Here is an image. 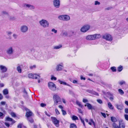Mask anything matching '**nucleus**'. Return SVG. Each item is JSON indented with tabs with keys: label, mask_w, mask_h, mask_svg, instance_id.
<instances>
[{
	"label": "nucleus",
	"mask_w": 128,
	"mask_h": 128,
	"mask_svg": "<svg viewBox=\"0 0 128 128\" xmlns=\"http://www.w3.org/2000/svg\"><path fill=\"white\" fill-rule=\"evenodd\" d=\"M39 23L40 25L44 28H48L49 26V22L46 20L42 19L39 21Z\"/></svg>",
	"instance_id": "1"
},
{
	"label": "nucleus",
	"mask_w": 128,
	"mask_h": 128,
	"mask_svg": "<svg viewBox=\"0 0 128 128\" xmlns=\"http://www.w3.org/2000/svg\"><path fill=\"white\" fill-rule=\"evenodd\" d=\"M58 19L60 20L68 21L70 20V16L67 15H61L58 16Z\"/></svg>",
	"instance_id": "2"
},
{
	"label": "nucleus",
	"mask_w": 128,
	"mask_h": 128,
	"mask_svg": "<svg viewBox=\"0 0 128 128\" xmlns=\"http://www.w3.org/2000/svg\"><path fill=\"white\" fill-rule=\"evenodd\" d=\"M53 99L54 102V106H56L58 104H60L58 102H60V99L58 95L56 94L54 95L53 96Z\"/></svg>",
	"instance_id": "3"
},
{
	"label": "nucleus",
	"mask_w": 128,
	"mask_h": 128,
	"mask_svg": "<svg viewBox=\"0 0 128 128\" xmlns=\"http://www.w3.org/2000/svg\"><path fill=\"white\" fill-rule=\"evenodd\" d=\"M51 118L54 124L56 127H58L59 126V120H58L56 118L54 117H52Z\"/></svg>",
	"instance_id": "4"
},
{
	"label": "nucleus",
	"mask_w": 128,
	"mask_h": 128,
	"mask_svg": "<svg viewBox=\"0 0 128 128\" xmlns=\"http://www.w3.org/2000/svg\"><path fill=\"white\" fill-rule=\"evenodd\" d=\"M48 86L49 88L51 90L54 91L56 90V86L53 82H50L48 83Z\"/></svg>",
	"instance_id": "5"
},
{
	"label": "nucleus",
	"mask_w": 128,
	"mask_h": 128,
	"mask_svg": "<svg viewBox=\"0 0 128 128\" xmlns=\"http://www.w3.org/2000/svg\"><path fill=\"white\" fill-rule=\"evenodd\" d=\"M90 26L89 25L86 24L83 26L80 29V30L82 32H86L90 28Z\"/></svg>",
	"instance_id": "6"
},
{
	"label": "nucleus",
	"mask_w": 128,
	"mask_h": 128,
	"mask_svg": "<svg viewBox=\"0 0 128 128\" xmlns=\"http://www.w3.org/2000/svg\"><path fill=\"white\" fill-rule=\"evenodd\" d=\"M53 2V5L55 8H60V0H54Z\"/></svg>",
	"instance_id": "7"
},
{
	"label": "nucleus",
	"mask_w": 128,
	"mask_h": 128,
	"mask_svg": "<svg viewBox=\"0 0 128 128\" xmlns=\"http://www.w3.org/2000/svg\"><path fill=\"white\" fill-rule=\"evenodd\" d=\"M28 77L32 79H39L40 76L38 75H36L35 74H28Z\"/></svg>",
	"instance_id": "8"
},
{
	"label": "nucleus",
	"mask_w": 128,
	"mask_h": 128,
	"mask_svg": "<svg viewBox=\"0 0 128 128\" xmlns=\"http://www.w3.org/2000/svg\"><path fill=\"white\" fill-rule=\"evenodd\" d=\"M23 6L25 8H27L31 10H33L35 8L34 6L30 4H23Z\"/></svg>",
	"instance_id": "9"
},
{
	"label": "nucleus",
	"mask_w": 128,
	"mask_h": 128,
	"mask_svg": "<svg viewBox=\"0 0 128 128\" xmlns=\"http://www.w3.org/2000/svg\"><path fill=\"white\" fill-rule=\"evenodd\" d=\"M28 30V27L26 25H22L20 27V30L22 32H26Z\"/></svg>",
	"instance_id": "10"
},
{
	"label": "nucleus",
	"mask_w": 128,
	"mask_h": 128,
	"mask_svg": "<svg viewBox=\"0 0 128 128\" xmlns=\"http://www.w3.org/2000/svg\"><path fill=\"white\" fill-rule=\"evenodd\" d=\"M102 38L109 41H111L112 40V36L110 34H105L103 36Z\"/></svg>",
	"instance_id": "11"
},
{
	"label": "nucleus",
	"mask_w": 128,
	"mask_h": 128,
	"mask_svg": "<svg viewBox=\"0 0 128 128\" xmlns=\"http://www.w3.org/2000/svg\"><path fill=\"white\" fill-rule=\"evenodd\" d=\"M91 40L98 39L101 37L100 34H96L93 35H90Z\"/></svg>",
	"instance_id": "12"
},
{
	"label": "nucleus",
	"mask_w": 128,
	"mask_h": 128,
	"mask_svg": "<svg viewBox=\"0 0 128 128\" xmlns=\"http://www.w3.org/2000/svg\"><path fill=\"white\" fill-rule=\"evenodd\" d=\"M26 110L27 111L26 115V116L27 118L31 117V116H33L34 114L32 112L28 109L26 108Z\"/></svg>",
	"instance_id": "13"
},
{
	"label": "nucleus",
	"mask_w": 128,
	"mask_h": 128,
	"mask_svg": "<svg viewBox=\"0 0 128 128\" xmlns=\"http://www.w3.org/2000/svg\"><path fill=\"white\" fill-rule=\"evenodd\" d=\"M14 50L12 47H10L6 50V53L9 55H11L13 54Z\"/></svg>",
	"instance_id": "14"
},
{
	"label": "nucleus",
	"mask_w": 128,
	"mask_h": 128,
	"mask_svg": "<svg viewBox=\"0 0 128 128\" xmlns=\"http://www.w3.org/2000/svg\"><path fill=\"white\" fill-rule=\"evenodd\" d=\"M7 68L5 66L2 65L0 66V70L1 73L6 72L7 71Z\"/></svg>",
	"instance_id": "15"
},
{
	"label": "nucleus",
	"mask_w": 128,
	"mask_h": 128,
	"mask_svg": "<svg viewBox=\"0 0 128 128\" xmlns=\"http://www.w3.org/2000/svg\"><path fill=\"white\" fill-rule=\"evenodd\" d=\"M122 120L120 121L119 123V126L120 127V128H124L125 127V124L123 123Z\"/></svg>",
	"instance_id": "16"
},
{
	"label": "nucleus",
	"mask_w": 128,
	"mask_h": 128,
	"mask_svg": "<svg viewBox=\"0 0 128 128\" xmlns=\"http://www.w3.org/2000/svg\"><path fill=\"white\" fill-rule=\"evenodd\" d=\"M58 81L59 82V83H60L61 84H62L64 85L70 87H71V86L70 84L66 83V82H64L62 81L59 80H58Z\"/></svg>",
	"instance_id": "17"
},
{
	"label": "nucleus",
	"mask_w": 128,
	"mask_h": 128,
	"mask_svg": "<svg viewBox=\"0 0 128 128\" xmlns=\"http://www.w3.org/2000/svg\"><path fill=\"white\" fill-rule=\"evenodd\" d=\"M63 68V66L60 65H58L56 66V70L57 71L61 70Z\"/></svg>",
	"instance_id": "18"
},
{
	"label": "nucleus",
	"mask_w": 128,
	"mask_h": 128,
	"mask_svg": "<svg viewBox=\"0 0 128 128\" xmlns=\"http://www.w3.org/2000/svg\"><path fill=\"white\" fill-rule=\"evenodd\" d=\"M87 106L89 110H91L94 109L92 106L89 103H87L86 104H85V106Z\"/></svg>",
	"instance_id": "19"
},
{
	"label": "nucleus",
	"mask_w": 128,
	"mask_h": 128,
	"mask_svg": "<svg viewBox=\"0 0 128 128\" xmlns=\"http://www.w3.org/2000/svg\"><path fill=\"white\" fill-rule=\"evenodd\" d=\"M27 120L31 124L33 123L34 122L33 119L31 117H28L27 118Z\"/></svg>",
	"instance_id": "20"
},
{
	"label": "nucleus",
	"mask_w": 128,
	"mask_h": 128,
	"mask_svg": "<svg viewBox=\"0 0 128 128\" xmlns=\"http://www.w3.org/2000/svg\"><path fill=\"white\" fill-rule=\"evenodd\" d=\"M6 120L8 121L12 122L13 123H14L15 122L14 120L9 117H8L6 118Z\"/></svg>",
	"instance_id": "21"
},
{
	"label": "nucleus",
	"mask_w": 128,
	"mask_h": 128,
	"mask_svg": "<svg viewBox=\"0 0 128 128\" xmlns=\"http://www.w3.org/2000/svg\"><path fill=\"white\" fill-rule=\"evenodd\" d=\"M8 19L10 20H14L16 19V18L13 16H10L9 15L8 16Z\"/></svg>",
	"instance_id": "22"
},
{
	"label": "nucleus",
	"mask_w": 128,
	"mask_h": 128,
	"mask_svg": "<svg viewBox=\"0 0 128 128\" xmlns=\"http://www.w3.org/2000/svg\"><path fill=\"white\" fill-rule=\"evenodd\" d=\"M62 34L63 36H68V33L66 31H63L62 32Z\"/></svg>",
	"instance_id": "23"
},
{
	"label": "nucleus",
	"mask_w": 128,
	"mask_h": 128,
	"mask_svg": "<svg viewBox=\"0 0 128 128\" xmlns=\"http://www.w3.org/2000/svg\"><path fill=\"white\" fill-rule=\"evenodd\" d=\"M1 14L2 15H6L7 16H9V14L8 12L4 10L1 12Z\"/></svg>",
	"instance_id": "24"
},
{
	"label": "nucleus",
	"mask_w": 128,
	"mask_h": 128,
	"mask_svg": "<svg viewBox=\"0 0 128 128\" xmlns=\"http://www.w3.org/2000/svg\"><path fill=\"white\" fill-rule=\"evenodd\" d=\"M117 108L120 110H122L123 108V106L122 105L117 104L116 105Z\"/></svg>",
	"instance_id": "25"
},
{
	"label": "nucleus",
	"mask_w": 128,
	"mask_h": 128,
	"mask_svg": "<svg viewBox=\"0 0 128 128\" xmlns=\"http://www.w3.org/2000/svg\"><path fill=\"white\" fill-rule=\"evenodd\" d=\"M17 70L18 72L20 73H21L22 72V69L21 68V67L20 66L18 65V66L17 68Z\"/></svg>",
	"instance_id": "26"
},
{
	"label": "nucleus",
	"mask_w": 128,
	"mask_h": 128,
	"mask_svg": "<svg viewBox=\"0 0 128 128\" xmlns=\"http://www.w3.org/2000/svg\"><path fill=\"white\" fill-rule=\"evenodd\" d=\"M108 107L110 109L113 110L114 109L113 106L110 102H109L108 103Z\"/></svg>",
	"instance_id": "27"
},
{
	"label": "nucleus",
	"mask_w": 128,
	"mask_h": 128,
	"mask_svg": "<svg viewBox=\"0 0 128 128\" xmlns=\"http://www.w3.org/2000/svg\"><path fill=\"white\" fill-rule=\"evenodd\" d=\"M110 120L112 122H116L117 120L116 118L115 117L113 116L111 117Z\"/></svg>",
	"instance_id": "28"
},
{
	"label": "nucleus",
	"mask_w": 128,
	"mask_h": 128,
	"mask_svg": "<svg viewBox=\"0 0 128 128\" xmlns=\"http://www.w3.org/2000/svg\"><path fill=\"white\" fill-rule=\"evenodd\" d=\"M77 126L74 123L71 124L70 126V128H76Z\"/></svg>",
	"instance_id": "29"
},
{
	"label": "nucleus",
	"mask_w": 128,
	"mask_h": 128,
	"mask_svg": "<svg viewBox=\"0 0 128 128\" xmlns=\"http://www.w3.org/2000/svg\"><path fill=\"white\" fill-rule=\"evenodd\" d=\"M3 92L4 95H6L8 94V90L6 89L3 90Z\"/></svg>",
	"instance_id": "30"
},
{
	"label": "nucleus",
	"mask_w": 128,
	"mask_h": 128,
	"mask_svg": "<svg viewBox=\"0 0 128 128\" xmlns=\"http://www.w3.org/2000/svg\"><path fill=\"white\" fill-rule=\"evenodd\" d=\"M72 119L74 120H78V118L76 116L74 115L72 116Z\"/></svg>",
	"instance_id": "31"
},
{
	"label": "nucleus",
	"mask_w": 128,
	"mask_h": 128,
	"mask_svg": "<svg viewBox=\"0 0 128 128\" xmlns=\"http://www.w3.org/2000/svg\"><path fill=\"white\" fill-rule=\"evenodd\" d=\"M76 104L80 107L82 108L83 107V106L82 105L80 102L78 101H76Z\"/></svg>",
	"instance_id": "32"
},
{
	"label": "nucleus",
	"mask_w": 128,
	"mask_h": 128,
	"mask_svg": "<svg viewBox=\"0 0 128 128\" xmlns=\"http://www.w3.org/2000/svg\"><path fill=\"white\" fill-rule=\"evenodd\" d=\"M112 126L114 128H120V127L114 122L113 123Z\"/></svg>",
	"instance_id": "33"
},
{
	"label": "nucleus",
	"mask_w": 128,
	"mask_h": 128,
	"mask_svg": "<svg viewBox=\"0 0 128 128\" xmlns=\"http://www.w3.org/2000/svg\"><path fill=\"white\" fill-rule=\"evenodd\" d=\"M123 69V67L121 66H120L117 68V70L119 72H121Z\"/></svg>",
	"instance_id": "34"
},
{
	"label": "nucleus",
	"mask_w": 128,
	"mask_h": 128,
	"mask_svg": "<svg viewBox=\"0 0 128 128\" xmlns=\"http://www.w3.org/2000/svg\"><path fill=\"white\" fill-rule=\"evenodd\" d=\"M118 92L121 95H123L124 94V92L122 90L119 89L118 90Z\"/></svg>",
	"instance_id": "35"
},
{
	"label": "nucleus",
	"mask_w": 128,
	"mask_h": 128,
	"mask_svg": "<svg viewBox=\"0 0 128 128\" xmlns=\"http://www.w3.org/2000/svg\"><path fill=\"white\" fill-rule=\"evenodd\" d=\"M110 69L113 72H114L116 71V68L114 66L111 67Z\"/></svg>",
	"instance_id": "36"
},
{
	"label": "nucleus",
	"mask_w": 128,
	"mask_h": 128,
	"mask_svg": "<svg viewBox=\"0 0 128 128\" xmlns=\"http://www.w3.org/2000/svg\"><path fill=\"white\" fill-rule=\"evenodd\" d=\"M62 47L61 45H60L58 46H55L54 47V49H58Z\"/></svg>",
	"instance_id": "37"
},
{
	"label": "nucleus",
	"mask_w": 128,
	"mask_h": 128,
	"mask_svg": "<svg viewBox=\"0 0 128 128\" xmlns=\"http://www.w3.org/2000/svg\"><path fill=\"white\" fill-rule=\"evenodd\" d=\"M86 39L88 40H91L90 35H88L86 37Z\"/></svg>",
	"instance_id": "38"
},
{
	"label": "nucleus",
	"mask_w": 128,
	"mask_h": 128,
	"mask_svg": "<svg viewBox=\"0 0 128 128\" xmlns=\"http://www.w3.org/2000/svg\"><path fill=\"white\" fill-rule=\"evenodd\" d=\"M8 73H4V74L2 76V77L4 78H5L8 76Z\"/></svg>",
	"instance_id": "39"
},
{
	"label": "nucleus",
	"mask_w": 128,
	"mask_h": 128,
	"mask_svg": "<svg viewBox=\"0 0 128 128\" xmlns=\"http://www.w3.org/2000/svg\"><path fill=\"white\" fill-rule=\"evenodd\" d=\"M92 94H94V95H95L97 96H99V94L98 93H97V92H96L95 91H94L93 92Z\"/></svg>",
	"instance_id": "40"
},
{
	"label": "nucleus",
	"mask_w": 128,
	"mask_h": 128,
	"mask_svg": "<svg viewBox=\"0 0 128 128\" xmlns=\"http://www.w3.org/2000/svg\"><path fill=\"white\" fill-rule=\"evenodd\" d=\"M23 92L24 93V95L26 96H27V95H28V93L27 92H26V90L24 89V91H23Z\"/></svg>",
	"instance_id": "41"
},
{
	"label": "nucleus",
	"mask_w": 128,
	"mask_h": 128,
	"mask_svg": "<svg viewBox=\"0 0 128 128\" xmlns=\"http://www.w3.org/2000/svg\"><path fill=\"white\" fill-rule=\"evenodd\" d=\"M11 115L12 117H15L16 116L15 114L13 112H11Z\"/></svg>",
	"instance_id": "42"
},
{
	"label": "nucleus",
	"mask_w": 128,
	"mask_h": 128,
	"mask_svg": "<svg viewBox=\"0 0 128 128\" xmlns=\"http://www.w3.org/2000/svg\"><path fill=\"white\" fill-rule=\"evenodd\" d=\"M119 84L120 85H122L123 84H125V82L124 81L122 80L120 82Z\"/></svg>",
	"instance_id": "43"
},
{
	"label": "nucleus",
	"mask_w": 128,
	"mask_h": 128,
	"mask_svg": "<svg viewBox=\"0 0 128 128\" xmlns=\"http://www.w3.org/2000/svg\"><path fill=\"white\" fill-rule=\"evenodd\" d=\"M100 4V2H98V1H96L95 2L94 5H99Z\"/></svg>",
	"instance_id": "44"
},
{
	"label": "nucleus",
	"mask_w": 128,
	"mask_h": 128,
	"mask_svg": "<svg viewBox=\"0 0 128 128\" xmlns=\"http://www.w3.org/2000/svg\"><path fill=\"white\" fill-rule=\"evenodd\" d=\"M124 117L125 119L128 121V115L127 114H125L124 115Z\"/></svg>",
	"instance_id": "45"
},
{
	"label": "nucleus",
	"mask_w": 128,
	"mask_h": 128,
	"mask_svg": "<svg viewBox=\"0 0 128 128\" xmlns=\"http://www.w3.org/2000/svg\"><path fill=\"white\" fill-rule=\"evenodd\" d=\"M62 114L64 116L66 114V112L65 110H62Z\"/></svg>",
	"instance_id": "46"
},
{
	"label": "nucleus",
	"mask_w": 128,
	"mask_h": 128,
	"mask_svg": "<svg viewBox=\"0 0 128 128\" xmlns=\"http://www.w3.org/2000/svg\"><path fill=\"white\" fill-rule=\"evenodd\" d=\"M51 31L53 32L55 34H56L57 32V30H56L54 28H52V29Z\"/></svg>",
	"instance_id": "47"
},
{
	"label": "nucleus",
	"mask_w": 128,
	"mask_h": 128,
	"mask_svg": "<svg viewBox=\"0 0 128 128\" xmlns=\"http://www.w3.org/2000/svg\"><path fill=\"white\" fill-rule=\"evenodd\" d=\"M93 91V90H87L86 91L87 92H88L89 93H91L92 94Z\"/></svg>",
	"instance_id": "48"
},
{
	"label": "nucleus",
	"mask_w": 128,
	"mask_h": 128,
	"mask_svg": "<svg viewBox=\"0 0 128 128\" xmlns=\"http://www.w3.org/2000/svg\"><path fill=\"white\" fill-rule=\"evenodd\" d=\"M97 101L98 103L100 104H102V101L100 99H98L97 100Z\"/></svg>",
	"instance_id": "49"
},
{
	"label": "nucleus",
	"mask_w": 128,
	"mask_h": 128,
	"mask_svg": "<svg viewBox=\"0 0 128 128\" xmlns=\"http://www.w3.org/2000/svg\"><path fill=\"white\" fill-rule=\"evenodd\" d=\"M45 114L48 116L49 117H50V113H48L46 111L45 112Z\"/></svg>",
	"instance_id": "50"
},
{
	"label": "nucleus",
	"mask_w": 128,
	"mask_h": 128,
	"mask_svg": "<svg viewBox=\"0 0 128 128\" xmlns=\"http://www.w3.org/2000/svg\"><path fill=\"white\" fill-rule=\"evenodd\" d=\"M51 79L52 80H56V78L55 77L52 76L51 77Z\"/></svg>",
	"instance_id": "51"
},
{
	"label": "nucleus",
	"mask_w": 128,
	"mask_h": 128,
	"mask_svg": "<svg viewBox=\"0 0 128 128\" xmlns=\"http://www.w3.org/2000/svg\"><path fill=\"white\" fill-rule=\"evenodd\" d=\"M40 106L42 107H44L46 106V104H45L41 103Z\"/></svg>",
	"instance_id": "52"
},
{
	"label": "nucleus",
	"mask_w": 128,
	"mask_h": 128,
	"mask_svg": "<svg viewBox=\"0 0 128 128\" xmlns=\"http://www.w3.org/2000/svg\"><path fill=\"white\" fill-rule=\"evenodd\" d=\"M55 110L56 113L57 114H60V112L57 109H56Z\"/></svg>",
	"instance_id": "53"
},
{
	"label": "nucleus",
	"mask_w": 128,
	"mask_h": 128,
	"mask_svg": "<svg viewBox=\"0 0 128 128\" xmlns=\"http://www.w3.org/2000/svg\"><path fill=\"white\" fill-rule=\"evenodd\" d=\"M101 113L102 115L104 117V118H106V115L105 113L102 112H101Z\"/></svg>",
	"instance_id": "54"
},
{
	"label": "nucleus",
	"mask_w": 128,
	"mask_h": 128,
	"mask_svg": "<svg viewBox=\"0 0 128 128\" xmlns=\"http://www.w3.org/2000/svg\"><path fill=\"white\" fill-rule=\"evenodd\" d=\"M6 102H3V101L1 102H0L1 104L2 105H5L6 104Z\"/></svg>",
	"instance_id": "55"
},
{
	"label": "nucleus",
	"mask_w": 128,
	"mask_h": 128,
	"mask_svg": "<svg viewBox=\"0 0 128 128\" xmlns=\"http://www.w3.org/2000/svg\"><path fill=\"white\" fill-rule=\"evenodd\" d=\"M69 93L70 94L72 95H73L74 94L73 92L71 90H69Z\"/></svg>",
	"instance_id": "56"
},
{
	"label": "nucleus",
	"mask_w": 128,
	"mask_h": 128,
	"mask_svg": "<svg viewBox=\"0 0 128 128\" xmlns=\"http://www.w3.org/2000/svg\"><path fill=\"white\" fill-rule=\"evenodd\" d=\"M88 100L87 99H83V102L84 103H85L86 102H88Z\"/></svg>",
	"instance_id": "57"
},
{
	"label": "nucleus",
	"mask_w": 128,
	"mask_h": 128,
	"mask_svg": "<svg viewBox=\"0 0 128 128\" xmlns=\"http://www.w3.org/2000/svg\"><path fill=\"white\" fill-rule=\"evenodd\" d=\"M36 67V66L35 65H34L33 66H30V68L31 69H32L34 68H35Z\"/></svg>",
	"instance_id": "58"
},
{
	"label": "nucleus",
	"mask_w": 128,
	"mask_h": 128,
	"mask_svg": "<svg viewBox=\"0 0 128 128\" xmlns=\"http://www.w3.org/2000/svg\"><path fill=\"white\" fill-rule=\"evenodd\" d=\"M13 36L15 39H16L17 37V35L16 34H14Z\"/></svg>",
	"instance_id": "59"
},
{
	"label": "nucleus",
	"mask_w": 128,
	"mask_h": 128,
	"mask_svg": "<svg viewBox=\"0 0 128 128\" xmlns=\"http://www.w3.org/2000/svg\"><path fill=\"white\" fill-rule=\"evenodd\" d=\"M5 125H6V126H7V127H8L10 126V124L8 123L5 122Z\"/></svg>",
	"instance_id": "60"
},
{
	"label": "nucleus",
	"mask_w": 128,
	"mask_h": 128,
	"mask_svg": "<svg viewBox=\"0 0 128 128\" xmlns=\"http://www.w3.org/2000/svg\"><path fill=\"white\" fill-rule=\"evenodd\" d=\"M80 79L81 80H86V78H85L83 77L82 76H80Z\"/></svg>",
	"instance_id": "61"
},
{
	"label": "nucleus",
	"mask_w": 128,
	"mask_h": 128,
	"mask_svg": "<svg viewBox=\"0 0 128 128\" xmlns=\"http://www.w3.org/2000/svg\"><path fill=\"white\" fill-rule=\"evenodd\" d=\"M125 113L126 114L128 113V108H126L125 110Z\"/></svg>",
	"instance_id": "62"
},
{
	"label": "nucleus",
	"mask_w": 128,
	"mask_h": 128,
	"mask_svg": "<svg viewBox=\"0 0 128 128\" xmlns=\"http://www.w3.org/2000/svg\"><path fill=\"white\" fill-rule=\"evenodd\" d=\"M17 127L18 128H22V124H19L18 126Z\"/></svg>",
	"instance_id": "63"
},
{
	"label": "nucleus",
	"mask_w": 128,
	"mask_h": 128,
	"mask_svg": "<svg viewBox=\"0 0 128 128\" xmlns=\"http://www.w3.org/2000/svg\"><path fill=\"white\" fill-rule=\"evenodd\" d=\"M78 112H79L81 114H82V112L80 109L79 108H78Z\"/></svg>",
	"instance_id": "64"
}]
</instances>
